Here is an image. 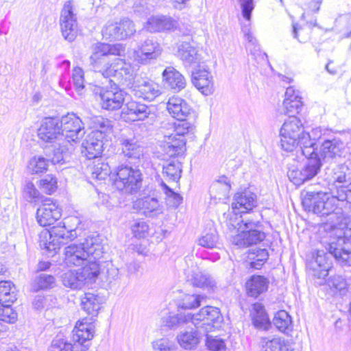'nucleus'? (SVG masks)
Segmentation results:
<instances>
[{
    "label": "nucleus",
    "mask_w": 351,
    "mask_h": 351,
    "mask_svg": "<svg viewBox=\"0 0 351 351\" xmlns=\"http://www.w3.org/2000/svg\"><path fill=\"white\" fill-rule=\"evenodd\" d=\"M93 50L90 59L95 72L100 73L105 77L114 76L123 84L134 78V71L130 62L121 58H116L111 64L108 60V55L121 56L125 53V47L123 44L97 43Z\"/></svg>",
    "instance_id": "obj_1"
},
{
    "label": "nucleus",
    "mask_w": 351,
    "mask_h": 351,
    "mask_svg": "<svg viewBox=\"0 0 351 351\" xmlns=\"http://www.w3.org/2000/svg\"><path fill=\"white\" fill-rule=\"evenodd\" d=\"M319 128L311 133L304 131L301 121L295 116H290L280 130V146L286 152H292L300 146L302 155L311 156L316 149V141L321 137Z\"/></svg>",
    "instance_id": "obj_2"
},
{
    "label": "nucleus",
    "mask_w": 351,
    "mask_h": 351,
    "mask_svg": "<svg viewBox=\"0 0 351 351\" xmlns=\"http://www.w3.org/2000/svg\"><path fill=\"white\" fill-rule=\"evenodd\" d=\"M103 238L97 232L89 236V285L103 287L110 280L108 263L99 261L104 253Z\"/></svg>",
    "instance_id": "obj_3"
},
{
    "label": "nucleus",
    "mask_w": 351,
    "mask_h": 351,
    "mask_svg": "<svg viewBox=\"0 0 351 351\" xmlns=\"http://www.w3.org/2000/svg\"><path fill=\"white\" fill-rule=\"evenodd\" d=\"M228 226L233 228L241 229V231L237 234L232 236L231 242L233 245L239 247H246L252 245H256L265 239V233L259 230V221H254L248 219H243L241 216L235 217L232 220V217L228 220Z\"/></svg>",
    "instance_id": "obj_4"
},
{
    "label": "nucleus",
    "mask_w": 351,
    "mask_h": 351,
    "mask_svg": "<svg viewBox=\"0 0 351 351\" xmlns=\"http://www.w3.org/2000/svg\"><path fill=\"white\" fill-rule=\"evenodd\" d=\"M302 204L309 211L321 216L341 215V210L337 206V199L322 191H307Z\"/></svg>",
    "instance_id": "obj_5"
},
{
    "label": "nucleus",
    "mask_w": 351,
    "mask_h": 351,
    "mask_svg": "<svg viewBox=\"0 0 351 351\" xmlns=\"http://www.w3.org/2000/svg\"><path fill=\"white\" fill-rule=\"evenodd\" d=\"M77 237L75 230H68L64 222L50 230H45L40 234V245L42 248L52 253H56L62 245L67 244Z\"/></svg>",
    "instance_id": "obj_6"
},
{
    "label": "nucleus",
    "mask_w": 351,
    "mask_h": 351,
    "mask_svg": "<svg viewBox=\"0 0 351 351\" xmlns=\"http://www.w3.org/2000/svg\"><path fill=\"white\" fill-rule=\"evenodd\" d=\"M178 121L173 123V132L165 135L167 138L164 145V150L170 157L182 155L186 150V135L193 133L194 125L185 119H177Z\"/></svg>",
    "instance_id": "obj_7"
},
{
    "label": "nucleus",
    "mask_w": 351,
    "mask_h": 351,
    "mask_svg": "<svg viewBox=\"0 0 351 351\" xmlns=\"http://www.w3.org/2000/svg\"><path fill=\"white\" fill-rule=\"evenodd\" d=\"M142 173L138 169L129 166H120L117 168L114 186L126 193H136L142 185Z\"/></svg>",
    "instance_id": "obj_8"
},
{
    "label": "nucleus",
    "mask_w": 351,
    "mask_h": 351,
    "mask_svg": "<svg viewBox=\"0 0 351 351\" xmlns=\"http://www.w3.org/2000/svg\"><path fill=\"white\" fill-rule=\"evenodd\" d=\"M193 315V324L200 334H206L221 326L223 318L219 310L206 306Z\"/></svg>",
    "instance_id": "obj_9"
},
{
    "label": "nucleus",
    "mask_w": 351,
    "mask_h": 351,
    "mask_svg": "<svg viewBox=\"0 0 351 351\" xmlns=\"http://www.w3.org/2000/svg\"><path fill=\"white\" fill-rule=\"evenodd\" d=\"M112 121L102 116H93L89 119V128L92 129V138H96V142L89 143V145L95 151V156L103 151V139L113 132Z\"/></svg>",
    "instance_id": "obj_10"
},
{
    "label": "nucleus",
    "mask_w": 351,
    "mask_h": 351,
    "mask_svg": "<svg viewBox=\"0 0 351 351\" xmlns=\"http://www.w3.org/2000/svg\"><path fill=\"white\" fill-rule=\"evenodd\" d=\"M304 156L308 159V162L303 167L289 169L287 173L290 181L297 186H300L305 181L315 177L322 166L321 158L315 152L311 156Z\"/></svg>",
    "instance_id": "obj_11"
},
{
    "label": "nucleus",
    "mask_w": 351,
    "mask_h": 351,
    "mask_svg": "<svg viewBox=\"0 0 351 351\" xmlns=\"http://www.w3.org/2000/svg\"><path fill=\"white\" fill-rule=\"evenodd\" d=\"M101 32L106 40H122L132 36L136 32V29L131 20L124 18L119 22L108 21Z\"/></svg>",
    "instance_id": "obj_12"
},
{
    "label": "nucleus",
    "mask_w": 351,
    "mask_h": 351,
    "mask_svg": "<svg viewBox=\"0 0 351 351\" xmlns=\"http://www.w3.org/2000/svg\"><path fill=\"white\" fill-rule=\"evenodd\" d=\"M61 32L65 40L72 42L77 35V14L72 1L64 3L60 16Z\"/></svg>",
    "instance_id": "obj_13"
},
{
    "label": "nucleus",
    "mask_w": 351,
    "mask_h": 351,
    "mask_svg": "<svg viewBox=\"0 0 351 351\" xmlns=\"http://www.w3.org/2000/svg\"><path fill=\"white\" fill-rule=\"evenodd\" d=\"M60 125L64 143L77 142L85 134L81 119L73 113L62 116Z\"/></svg>",
    "instance_id": "obj_14"
},
{
    "label": "nucleus",
    "mask_w": 351,
    "mask_h": 351,
    "mask_svg": "<svg viewBox=\"0 0 351 351\" xmlns=\"http://www.w3.org/2000/svg\"><path fill=\"white\" fill-rule=\"evenodd\" d=\"M60 130L59 119L45 117L38 130V137L43 142L58 144L64 140Z\"/></svg>",
    "instance_id": "obj_15"
},
{
    "label": "nucleus",
    "mask_w": 351,
    "mask_h": 351,
    "mask_svg": "<svg viewBox=\"0 0 351 351\" xmlns=\"http://www.w3.org/2000/svg\"><path fill=\"white\" fill-rule=\"evenodd\" d=\"M329 253L342 266H351V241L338 236L328 243Z\"/></svg>",
    "instance_id": "obj_16"
},
{
    "label": "nucleus",
    "mask_w": 351,
    "mask_h": 351,
    "mask_svg": "<svg viewBox=\"0 0 351 351\" xmlns=\"http://www.w3.org/2000/svg\"><path fill=\"white\" fill-rule=\"evenodd\" d=\"M256 195L250 191L237 193L231 204L232 213L228 215L229 219L232 217V220H235L238 215L247 213L256 206Z\"/></svg>",
    "instance_id": "obj_17"
},
{
    "label": "nucleus",
    "mask_w": 351,
    "mask_h": 351,
    "mask_svg": "<svg viewBox=\"0 0 351 351\" xmlns=\"http://www.w3.org/2000/svg\"><path fill=\"white\" fill-rule=\"evenodd\" d=\"M193 84L204 95H211L214 91V82L211 73L204 64H198L192 73Z\"/></svg>",
    "instance_id": "obj_18"
},
{
    "label": "nucleus",
    "mask_w": 351,
    "mask_h": 351,
    "mask_svg": "<svg viewBox=\"0 0 351 351\" xmlns=\"http://www.w3.org/2000/svg\"><path fill=\"white\" fill-rule=\"evenodd\" d=\"M62 209L58 204L51 200H47L43 203L36 211V219L41 226H47L53 224L60 219Z\"/></svg>",
    "instance_id": "obj_19"
},
{
    "label": "nucleus",
    "mask_w": 351,
    "mask_h": 351,
    "mask_svg": "<svg viewBox=\"0 0 351 351\" xmlns=\"http://www.w3.org/2000/svg\"><path fill=\"white\" fill-rule=\"evenodd\" d=\"M162 52L160 45L153 38L145 40L134 51L135 60L141 63L147 64L152 60L158 58Z\"/></svg>",
    "instance_id": "obj_20"
},
{
    "label": "nucleus",
    "mask_w": 351,
    "mask_h": 351,
    "mask_svg": "<svg viewBox=\"0 0 351 351\" xmlns=\"http://www.w3.org/2000/svg\"><path fill=\"white\" fill-rule=\"evenodd\" d=\"M64 255V262L68 266L88 265V251L84 243H73L66 246Z\"/></svg>",
    "instance_id": "obj_21"
},
{
    "label": "nucleus",
    "mask_w": 351,
    "mask_h": 351,
    "mask_svg": "<svg viewBox=\"0 0 351 351\" xmlns=\"http://www.w3.org/2000/svg\"><path fill=\"white\" fill-rule=\"evenodd\" d=\"M309 271L312 275L318 279H324L331 269V263L323 250H317L313 254L312 259L308 264Z\"/></svg>",
    "instance_id": "obj_22"
},
{
    "label": "nucleus",
    "mask_w": 351,
    "mask_h": 351,
    "mask_svg": "<svg viewBox=\"0 0 351 351\" xmlns=\"http://www.w3.org/2000/svg\"><path fill=\"white\" fill-rule=\"evenodd\" d=\"M102 108L116 110L121 108L125 101L124 92L117 87L101 90L99 93Z\"/></svg>",
    "instance_id": "obj_23"
},
{
    "label": "nucleus",
    "mask_w": 351,
    "mask_h": 351,
    "mask_svg": "<svg viewBox=\"0 0 351 351\" xmlns=\"http://www.w3.org/2000/svg\"><path fill=\"white\" fill-rule=\"evenodd\" d=\"M178 26V22L169 16L157 15L148 19L144 28L149 32L174 31Z\"/></svg>",
    "instance_id": "obj_24"
},
{
    "label": "nucleus",
    "mask_w": 351,
    "mask_h": 351,
    "mask_svg": "<svg viewBox=\"0 0 351 351\" xmlns=\"http://www.w3.org/2000/svg\"><path fill=\"white\" fill-rule=\"evenodd\" d=\"M158 85L150 80L140 78L134 81L132 92L134 96L145 100H153L159 94Z\"/></svg>",
    "instance_id": "obj_25"
},
{
    "label": "nucleus",
    "mask_w": 351,
    "mask_h": 351,
    "mask_svg": "<svg viewBox=\"0 0 351 351\" xmlns=\"http://www.w3.org/2000/svg\"><path fill=\"white\" fill-rule=\"evenodd\" d=\"M186 276L187 280L194 287L208 291L213 290L216 287L215 279L198 267L187 270Z\"/></svg>",
    "instance_id": "obj_26"
},
{
    "label": "nucleus",
    "mask_w": 351,
    "mask_h": 351,
    "mask_svg": "<svg viewBox=\"0 0 351 351\" xmlns=\"http://www.w3.org/2000/svg\"><path fill=\"white\" fill-rule=\"evenodd\" d=\"M72 338L74 341V351H87V346L85 344L88 340L87 317L81 318L76 322L72 331Z\"/></svg>",
    "instance_id": "obj_27"
},
{
    "label": "nucleus",
    "mask_w": 351,
    "mask_h": 351,
    "mask_svg": "<svg viewBox=\"0 0 351 351\" xmlns=\"http://www.w3.org/2000/svg\"><path fill=\"white\" fill-rule=\"evenodd\" d=\"M88 268L84 267L77 271H68L61 276L62 284L73 289H81L86 284Z\"/></svg>",
    "instance_id": "obj_28"
},
{
    "label": "nucleus",
    "mask_w": 351,
    "mask_h": 351,
    "mask_svg": "<svg viewBox=\"0 0 351 351\" xmlns=\"http://www.w3.org/2000/svg\"><path fill=\"white\" fill-rule=\"evenodd\" d=\"M167 110L176 119H185L191 112L188 103L179 97H171L167 103Z\"/></svg>",
    "instance_id": "obj_29"
},
{
    "label": "nucleus",
    "mask_w": 351,
    "mask_h": 351,
    "mask_svg": "<svg viewBox=\"0 0 351 351\" xmlns=\"http://www.w3.org/2000/svg\"><path fill=\"white\" fill-rule=\"evenodd\" d=\"M178 56L186 67L195 64H197V66L202 64L200 63V55L197 53V49L189 43L184 42L179 45Z\"/></svg>",
    "instance_id": "obj_30"
},
{
    "label": "nucleus",
    "mask_w": 351,
    "mask_h": 351,
    "mask_svg": "<svg viewBox=\"0 0 351 351\" xmlns=\"http://www.w3.org/2000/svg\"><path fill=\"white\" fill-rule=\"evenodd\" d=\"M95 151L89 145V160H93L92 177L97 180H104L110 173V167L104 162L101 154L95 156Z\"/></svg>",
    "instance_id": "obj_31"
},
{
    "label": "nucleus",
    "mask_w": 351,
    "mask_h": 351,
    "mask_svg": "<svg viewBox=\"0 0 351 351\" xmlns=\"http://www.w3.org/2000/svg\"><path fill=\"white\" fill-rule=\"evenodd\" d=\"M162 76L165 84L176 91H180L186 86L184 77L173 67H167L162 73Z\"/></svg>",
    "instance_id": "obj_32"
},
{
    "label": "nucleus",
    "mask_w": 351,
    "mask_h": 351,
    "mask_svg": "<svg viewBox=\"0 0 351 351\" xmlns=\"http://www.w3.org/2000/svg\"><path fill=\"white\" fill-rule=\"evenodd\" d=\"M120 145L122 153L125 157L140 160L143 156V148L134 138L121 137Z\"/></svg>",
    "instance_id": "obj_33"
},
{
    "label": "nucleus",
    "mask_w": 351,
    "mask_h": 351,
    "mask_svg": "<svg viewBox=\"0 0 351 351\" xmlns=\"http://www.w3.org/2000/svg\"><path fill=\"white\" fill-rule=\"evenodd\" d=\"M122 113L129 115L130 119L132 121H137L147 118L150 111L146 105L135 101H130L126 103L122 110Z\"/></svg>",
    "instance_id": "obj_34"
},
{
    "label": "nucleus",
    "mask_w": 351,
    "mask_h": 351,
    "mask_svg": "<svg viewBox=\"0 0 351 351\" xmlns=\"http://www.w3.org/2000/svg\"><path fill=\"white\" fill-rule=\"evenodd\" d=\"M231 189L230 181L226 176H221L214 181L210 187L211 197L215 199H225L228 197Z\"/></svg>",
    "instance_id": "obj_35"
},
{
    "label": "nucleus",
    "mask_w": 351,
    "mask_h": 351,
    "mask_svg": "<svg viewBox=\"0 0 351 351\" xmlns=\"http://www.w3.org/2000/svg\"><path fill=\"white\" fill-rule=\"evenodd\" d=\"M269 281L263 276L254 275L246 282L245 287L249 296L256 298L267 291Z\"/></svg>",
    "instance_id": "obj_36"
},
{
    "label": "nucleus",
    "mask_w": 351,
    "mask_h": 351,
    "mask_svg": "<svg viewBox=\"0 0 351 351\" xmlns=\"http://www.w3.org/2000/svg\"><path fill=\"white\" fill-rule=\"evenodd\" d=\"M343 147V143L339 139L325 141L321 147V156L324 160H329L340 156Z\"/></svg>",
    "instance_id": "obj_37"
},
{
    "label": "nucleus",
    "mask_w": 351,
    "mask_h": 351,
    "mask_svg": "<svg viewBox=\"0 0 351 351\" xmlns=\"http://www.w3.org/2000/svg\"><path fill=\"white\" fill-rule=\"evenodd\" d=\"M189 322L193 323V315L191 313H180L173 314L168 313L161 317L162 325L171 329L177 328Z\"/></svg>",
    "instance_id": "obj_38"
},
{
    "label": "nucleus",
    "mask_w": 351,
    "mask_h": 351,
    "mask_svg": "<svg viewBox=\"0 0 351 351\" xmlns=\"http://www.w3.org/2000/svg\"><path fill=\"white\" fill-rule=\"evenodd\" d=\"M134 207L142 210L147 217H153L162 212L158 201L155 197H145L139 199L134 202Z\"/></svg>",
    "instance_id": "obj_39"
},
{
    "label": "nucleus",
    "mask_w": 351,
    "mask_h": 351,
    "mask_svg": "<svg viewBox=\"0 0 351 351\" xmlns=\"http://www.w3.org/2000/svg\"><path fill=\"white\" fill-rule=\"evenodd\" d=\"M182 173V164L176 160H172L163 165L162 175L169 182L177 183Z\"/></svg>",
    "instance_id": "obj_40"
},
{
    "label": "nucleus",
    "mask_w": 351,
    "mask_h": 351,
    "mask_svg": "<svg viewBox=\"0 0 351 351\" xmlns=\"http://www.w3.org/2000/svg\"><path fill=\"white\" fill-rule=\"evenodd\" d=\"M252 317L253 324L256 328L265 330L269 328L270 322L264 307L261 304L256 303L253 305Z\"/></svg>",
    "instance_id": "obj_41"
},
{
    "label": "nucleus",
    "mask_w": 351,
    "mask_h": 351,
    "mask_svg": "<svg viewBox=\"0 0 351 351\" xmlns=\"http://www.w3.org/2000/svg\"><path fill=\"white\" fill-rule=\"evenodd\" d=\"M106 302V297L104 293H89V315L90 319L94 323L95 319L93 317H97L99 311L103 308L104 304Z\"/></svg>",
    "instance_id": "obj_42"
},
{
    "label": "nucleus",
    "mask_w": 351,
    "mask_h": 351,
    "mask_svg": "<svg viewBox=\"0 0 351 351\" xmlns=\"http://www.w3.org/2000/svg\"><path fill=\"white\" fill-rule=\"evenodd\" d=\"M273 324L278 330L285 333H287L292 330L291 317L284 310L279 311L275 314Z\"/></svg>",
    "instance_id": "obj_43"
},
{
    "label": "nucleus",
    "mask_w": 351,
    "mask_h": 351,
    "mask_svg": "<svg viewBox=\"0 0 351 351\" xmlns=\"http://www.w3.org/2000/svg\"><path fill=\"white\" fill-rule=\"evenodd\" d=\"M265 351H286L285 340L279 337H263L260 339Z\"/></svg>",
    "instance_id": "obj_44"
},
{
    "label": "nucleus",
    "mask_w": 351,
    "mask_h": 351,
    "mask_svg": "<svg viewBox=\"0 0 351 351\" xmlns=\"http://www.w3.org/2000/svg\"><path fill=\"white\" fill-rule=\"evenodd\" d=\"M180 346L185 350H191L199 343V337L194 331L181 332L177 336Z\"/></svg>",
    "instance_id": "obj_45"
},
{
    "label": "nucleus",
    "mask_w": 351,
    "mask_h": 351,
    "mask_svg": "<svg viewBox=\"0 0 351 351\" xmlns=\"http://www.w3.org/2000/svg\"><path fill=\"white\" fill-rule=\"evenodd\" d=\"M332 178L335 184L347 185L348 190L351 191V170L347 167H338L334 171Z\"/></svg>",
    "instance_id": "obj_46"
},
{
    "label": "nucleus",
    "mask_w": 351,
    "mask_h": 351,
    "mask_svg": "<svg viewBox=\"0 0 351 351\" xmlns=\"http://www.w3.org/2000/svg\"><path fill=\"white\" fill-rule=\"evenodd\" d=\"M48 160L42 156H34L27 165V169L32 174L44 173L47 170Z\"/></svg>",
    "instance_id": "obj_47"
},
{
    "label": "nucleus",
    "mask_w": 351,
    "mask_h": 351,
    "mask_svg": "<svg viewBox=\"0 0 351 351\" xmlns=\"http://www.w3.org/2000/svg\"><path fill=\"white\" fill-rule=\"evenodd\" d=\"M268 256L269 254L266 249H258L255 252H250L247 258L250 261L251 267L258 269L267 260Z\"/></svg>",
    "instance_id": "obj_48"
},
{
    "label": "nucleus",
    "mask_w": 351,
    "mask_h": 351,
    "mask_svg": "<svg viewBox=\"0 0 351 351\" xmlns=\"http://www.w3.org/2000/svg\"><path fill=\"white\" fill-rule=\"evenodd\" d=\"M58 145L59 147L54 149L53 156H49L50 160L53 164L64 162L65 158L72 147L71 143H64V141L58 143Z\"/></svg>",
    "instance_id": "obj_49"
},
{
    "label": "nucleus",
    "mask_w": 351,
    "mask_h": 351,
    "mask_svg": "<svg viewBox=\"0 0 351 351\" xmlns=\"http://www.w3.org/2000/svg\"><path fill=\"white\" fill-rule=\"evenodd\" d=\"M38 186L43 192L51 195L58 188L57 179L53 175L48 174L40 180Z\"/></svg>",
    "instance_id": "obj_50"
},
{
    "label": "nucleus",
    "mask_w": 351,
    "mask_h": 351,
    "mask_svg": "<svg viewBox=\"0 0 351 351\" xmlns=\"http://www.w3.org/2000/svg\"><path fill=\"white\" fill-rule=\"evenodd\" d=\"M153 351H179L176 343L167 338H161L152 343Z\"/></svg>",
    "instance_id": "obj_51"
},
{
    "label": "nucleus",
    "mask_w": 351,
    "mask_h": 351,
    "mask_svg": "<svg viewBox=\"0 0 351 351\" xmlns=\"http://www.w3.org/2000/svg\"><path fill=\"white\" fill-rule=\"evenodd\" d=\"M72 78L76 91L79 95L84 94L85 93L84 71L80 67H75L73 71Z\"/></svg>",
    "instance_id": "obj_52"
},
{
    "label": "nucleus",
    "mask_w": 351,
    "mask_h": 351,
    "mask_svg": "<svg viewBox=\"0 0 351 351\" xmlns=\"http://www.w3.org/2000/svg\"><path fill=\"white\" fill-rule=\"evenodd\" d=\"M202 298L200 295H185L179 302L178 306L184 309L197 308L200 306Z\"/></svg>",
    "instance_id": "obj_53"
},
{
    "label": "nucleus",
    "mask_w": 351,
    "mask_h": 351,
    "mask_svg": "<svg viewBox=\"0 0 351 351\" xmlns=\"http://www.w3.org/2000/svg\"><path fill=\"white\" fill-rule=\"evenodd\" d=\"M243 32L245 35V39L247 40L246 47L250 51V53L256 57L258 53H260V47L257 43L256 39L254 37L252 34L250 32L249 27H245L243 28Z\"/></svg>",
    "instance_id": "obj_54"
},
{
    "label": "nucleus",
    "mask_w": 351,
    "mask_h": 351,
    "mask_svg": "<svg viewBox=\"0 0 351 351\" xmlns=\"http://www.w3.org/2000/svg\"><path fill=\"white\" fill-rule=\"evenodd\" d=\"M218 235L215 231L203 235L198 240V244L207 248L217 247L218 245Z\"/></svg>",
    "instance_id": "obj_55"
},
{
    "label": "nucleus",
    "mask_w": 351,
    "mask_h": 351,
    "mask_svg": "<svg viewBox=\"0 0 351 351\" xmlns=\"http://www.w3.org/2000/svg\"><path fill=\"white\" fill-rule=\"evenodd\" d=\"M206 335V346L210 351H226V344L222 339Z\"/></svg>",
    "instance_id": "obj_56"
},
{
    "label": "nucleus",
    "mask_w": 351,
    "mask_h": 351,
    "mask_svg": "<svg viewBox=\"0 0 351 351\" xmlns=\"http://www.w3.org/2000/svg\"><path fill=\"white\" fill-rule=\"evenodd\" d=\"M24 198L29 202L36 201L40 197V192L32 182H27L23 188Z\"/></svg>",
    "instance_id": "obj_57"
},
{
    "label": "nucleus",
    "mask_w": 351,
    "mask_h": 351,
    "mask_svg": "<svg viewBox=\"0 0 351 351\" xmlns=\"http://www.w3.org/2000/svg\"><path fill=\"white\" fill-rule=\"evenodd\" d=\"M35 283L37 290L50 289L55 285V278L51 275L41 274L35 280Z\"/></svg>",
    "instance_id": "obj_58"
},
{
    "label": "nucleus",
    "mask_w": 351,
    "mask_h": 351,
    "mask_svg": "<svg viewBox=\"0 0 351 351\" xmlns=\"http://www.w3.org/2000/svg\"><path fill=\"white\" fill-rule=\"evenodd\" d=\"M302 106V101L300 100H284L283 106L285 112L294 116L295 114L298 113Z\"/></svg>",
    "instance_id": "obj_59"
},
{
    "label": "nucleus",
    "mask_w": 351,
    "mask_h": 351,
    "mask_svg": "<svg viewBox=\"0 0 351 351\" xmlns=\"http://www.w3.org/2000/svg\"><path fill=\"white\" fill-rule=\"evenodd\" d=\"M49 351H74V349L70 343L62 339H56L53 340Z\"/></svg>",
    "instance_id": "obj_60"
},
{
    "label": "nucleus",
    "mask_w": 351,
    "mask_h": 351,
    "mask_svg": "<svg viewBox=\"0 0 351 351\" xmlns=\"http://www.w3.org/2000/svg\"><path fill=\"white\" fill-rule=\"evenodd\" d=\"M148 228V225L143 221H136L131 227L132 233L137 238L145 237Z\"/></svg>",
    "instance_id": "obj_61"
},
{
    "label": "nucleus",
    "mask_w": 351,
    "mask_h": 351,
    "mask_svg": "<svg viewBox=\"0 0 351 351\" xmlns=\"http://www.w3.org/2000/svg\"><path fill=\"white\" fill-rule=\"evenodd\" d=\"M163 191L166 194L168 199H172V206H178L182 200L180 194L175 193L171 188H169L163 181L161 182Z\"/></svg>",
    "instance_id": "obj_62"
},
{
    "label": "nucleus",
    "mask_w": 351,
    "mask_h": 351,
    "mask_svg": "<svg viewBox=\"0 0 351 351\" xmlns=\"http://www.w3.org/2000/svg\"><path fill=\"white\" fill-rule=\"evenodd\" d=\"M336 187L337 193L335 195H331V197H335L337 199V202L347 200L349 195L351 193V191L348 190L349 188L347 187V185H336Z\"/></svg>",
    "instance_id": "obj_63"
},
{
    "label": "nucleus",
    "mask_w": 351,
    "mask_h": 351,
    "mask_svg": "<svg viewBox=\"0 0 351 351\" xmlns=\"http://www.w3.org/2000/svg\"><path fill=\"white\" fill-rule=\"evenodd\" d=\"M328 285L340 291L346 289L347 287L346 281L341 276H335L330 278Z\"/></svg>",
    "instance_id": "obj_64"
}]
</instances>
